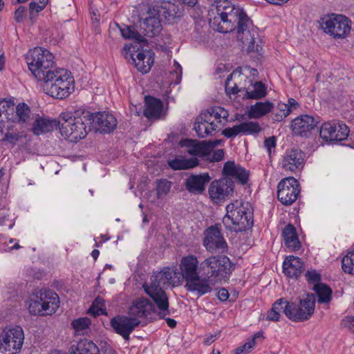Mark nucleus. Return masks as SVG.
Instances as JSON below:
<instances>
[{
  "instance_id": "obj_52",
  "label": "nucleus",
  "mask_w": 354,
  "mask_h": 354,
  "mask_svg": "<svg viewBox=\"0 0 354 354\" xmlns=\"http://www.w3.org/2000/svg\"><path fill=\"white\" fill-rule=\"evenodd\" d=\"M264 146L267 149L269 155H270L272 153V149H274L276 147L275 137L272 136L266 138L264 141Z\"/></svg>"
},
{
  "instance_id": "obj_48",
  "label": "nucleus",
  "mask_w": 354,
  "mask_h": 354,
  "mask_svg": "<svg viewBox=\"0 0 354 354\" xmlns=\"http://www.w3.org/2000/svg\"><path fill=\"white\" fill-rule=\"evenodd\" d=\"M290 304V301H288L284 298H281V299L277 300L272 304V308L277 313H279V314H281V313H283L286 315V308L288 304Z\"/></svg>"
},
{
  "instance_id": "obj_8",
  "label": "nucleus",
  "mask_w": 354,
  "mask_h": 354,
  "mask_svg": "<svg viewBox=\"0 0 354 354\" xmlns=\"http://www.w3.org/2000/svg\"><path fill=\"white\" fill-rule=\"evenodd\" d=\"M26 62L28 68L38 81H42L48 70L53 66L54 56L48 50L36 47L29 50Z\"/></svg>"
},
{
  "instance_id": "obj_31",
  "label": "nucleus",
  "mask_w": 354,
  "mask_h": 354,
  "mask_svg": "<svg viewBox=\"0 0 354 354\" xmlns=\"http://www.w3.org/2000/svg\"><path fill=\"white\" fill-rule=\"evenodd\" d=\"M283 237L285 245L292 250H297L300 248L295 228L293 225H287L283 230Z\"/></svg>"
},
{
  "instance_id": "obj_26",
  "label": "nucleus",
  "mask_w": 354,
  "mask_h": 354,
  "mask_svg": "<svg viewBox=\"0 0 354 354\" xmlns=\"http://www.w3.org/2000/svg\"><path fill=\"white\" fill-rule=\"evenodd\" d=\"M210 180L208 174H203L199 175H191L187 178L185 185L186 189L194 194H201L204 189L205 185Z\"/></svg>"
},
{
  "instance_id": "obj_5",
  "label": "nucleus",
  "mask_w": 354,
  "mask_h": 354,
  "mask_svg": "<svg viewBox=\"0 0 354 354\" xmlns=\"http://www.w3.org/2000/svg\"><path fill=\"white\" fill-rule=\"evenodd\" d=\"M42 81L44 91L54 98H66L74 90V79L71 73L64 68L48 70Z\"/></svg>"
},
{
  "instance_id": "obj_59",
  "label": "nucleus",
  "mask_w": 354,
  "mask_h": 354,
  "mask_svg": "<svg viewBox=\"0 0 354 354\" xmlns=\"http://www.w3.org/2000/svg\"><path fill=\"white\" fill-rule=\"evenodd\" d=\"M288 106V108L291 110V111L293 109H297V107L299 106L297 101L293 98H290L288 101V104H286Z\"/></svg>"
},
{
  "instance_id": "obj_43",
  "label": "nucleus",
  "mask_w": 354,
  "mask_h": 354,
  "mask_svg": "<svg viewBox=\"0 0 354 354\" xmlns=\"http://www.w3.org/2000/svg\"><path fill=\"white\" fill-rule=\"evenodd\" d=\"M122 37L125 39H132L138 42H142L145 39L133 27L127 26L120 29Z\"/></svg>"
},
{
  "instance_id": "obj_3",
  "label": "nucleus",
  "mask_w": 354,
  "mask_h": 354,
  "mask_svg": "<svg viewBox=\"0 0 354 354\" xmlns=\"http://www.w3.org/2000/svg\"><path fill=\"white\" fill-rule=\"evenodd\" d=\"M92 115L89 112L77 111L64 112L60 115L59 128L62 136L71 142L86 137L91 130Z\"/></svg>"
},
{
  "instance_id": "obj_37",
  "label": "nucleus",
  "mask_w": 354,
  "mask_h": 354,
  "mask_svg": "<svg viewBox=\"0 0 354 354\" xmlns=\"http://www.w3.org/2000/svg\"><path fill=\"white\" fill-rule=\"evenodd\" d=\"M157 198H164L170 192L172 183L167 179H160L156 181Z\"/></svg>"
},
{
  "instance_id": "obj_11",
  "label": "nucleus",
  "mask_w": 354,
  "mask_h": 354,
  "mask_svg": "<svg viewBox=\"0 0 354 354\" xmlns=\"http://www.w3.org/2000/svg\"><path fill=\"white\" fill-rule=\"evenodd\" d=\"M320 26L326 33L334 38H344L351 30L349 20L342 15L324 16L320 19Z\"/></svg>"
},
{
  "instance_id": "obj_60",
  "label": "nucleus",
  "mask_w": 354,
  "mask_h": 354,
  "mask_svg": "<svg viewBox=\"0 0 354 354\" xmlns=\"http://www.w3.org/2000/svg\"><path fill=\"white\" fill-rule=\"evenodd\" d=\"M197 1L198 0H176V1L177 3H178V1H181L182 2V3H181L182 5L183 4H187V5H188L190 7L194 6L196 4Z\"/></svg>"
},
{
  "instance_id": "obj_24",
  "label": "nucleus",
  "mask_w": 354,
  "mask_h": 354,
  "mask_svg": "<svg viewBox=\"0 0 354 354\" xmlns=\"http://www.w3.org/2000/svg\"><path fill=\"white\" fill-rule=\"evenodd\" d=\"M223 174L225 178L235 179L242 185L247 183L249 176L248 172L245 169L236 165L233 161H227L225 163Z\"/></svg>"
},
{
  "instance_id": "obj_33",
  "label": "nucleus",
  "mask_w": 354,
  "mask_h": 354,
  "mask_svg": "<svg viewBox=\"0 0 354 354\" xmlns=\"http://www.w3.org/2000/svg\"><path fill=\"white\" fill-rule=\"evenodd\" d=\"M274 108V104L269 102H258L250 106L249 116L250 118H259L268 113Z\"/></svg>"
},
{
  "instance_id": "obj_45",
  "label": "nucleus",
  "mask_w": 354,
  "mask_h": 354,
  "mask_svg": "<svg viewBox=\"0 0 354 354\" xmlns=\"http://www.w3.org/2000/svg\"><path fill=\"white\" fill-rule=\"evenodd\" d=\"M291 113V110L285 103L279 102L277 104L276 112L273 114L272 119L274 121H282Z\"/></svg>"
},
{
  "instance_id": "obj_28",
  "label": "nucleus",
  "mask_w": 354,
  "mask_h": 354,
  "mask_svg": "<svg viewBox=\"0 0 354 354\" xmlns=\"http://www.w3.org/2000/svg\"><path fill=\"white\" fill-rule=\"evenodd\" d=\"M57 125L59 126V122H57V120L37 115L32 123L31 130L35 135L39 136L53 131Z\"/></svg>"
},
{
  "instance_id": "obj_10",
  "label": "nucleus",
  "mask_w": 354,
  "mask_h": 354,
  "mask_svg": "<svg viewBox=\"0 0 354 354\" xmlns=\"http://www.w3.org/2000/svg\"><path fill=\"white\" fill-rule=\"evenodd\" d=\"M315 307V295L312 293L307 294L299 299V304L290 301L286 308V316L293 322H304L313 315Z\"/></svg>"
},
{
  "instance_id": "obj_47",
  "label": "nucleus",
  "mask_w": 354,
  "mask_h": 354,
  "mask_svg": "<svg viewBox=\"0 0 354 354\" xmlns=\"http://www.w3.org/2000/svg\"><path fill=\"white\" fill-rule=\"evenodd\" d=\"M212 149L209 152V154L207 156H204L203 158L205 160L209 161L211 162H216L221 161L224 157V150L222 149H217L213 153H212Z\"/></svg>"
},
{
  "instance_id": "obj_63",
  "label": "nucleus",
  "mask_w": 354,
  "mask_h": 354,
  "mask_svg": "<svg viewBox=\"0 0 354 354\" xmlns=\"http://www.w3.org/2000/svg\"><path fill=\"white\" fill-rule=\"evenodd\" d=\"M99 255L100 251L98 250L95 249L91 252V256L95 260H96L98 258Z\"/></svg>"
},
{
  "instance_id": "obj_9",
  "label": "nucleus",
  "mask_w": 354,
  "mask_h": 354,
  "mask_svg": "<svg viewBox=\"0 0 354 354\" xmlns=\"http://www.w3.org/2000/svg\"><path fill=\"white\" fill-rule=\"evenodd\" d=\"M24 340L21 327L6 326L0 334V351L4 354H17L21 351Z\"/></svg>"
},
{
  "instance_id": "obj_20",
  "label": "nucleus",
  "mask_w": 354,
  "mask_h": 354,
  "mask_svg": "<svg viewBox=\"0 0 354 354\" xmlns=\"http://www.w3.org/2000/svg\"><path fill=\"white\" fill-rule=\"evenodd\" d=\"M261 130L257 122L248 121L241 122L232 127L225 128L222 133L227 138H234L239 134L251 135L260 132Z\"/></svg>"
},
{
  "instance_id": "obj_49",
  "label": "nucleus",
  "mask_w": 354,
  "mask_h": 354,
  "mask_svg": "<svg viewBox=\"0 0 354 354\" xmlns=\"http://www.w3.org/2000/svg\"><path fill=\"white\" fill-rule=\"evenodd\" d=\"M307 281L312 283H319L321 276L315 270H308L305 274Z\"/></svg>"
},
{
  "instance_id": "obj_1",
  "label": "nucleus",
  "mask_w": 354,
  "mask_h": 354,
  "mask_svg": "<svg viewBox=\"0 0 354 354\" xmlns=\"http://www.w3.org/2000/svg\"><path fill=\"white\" fill-rule=\"evenodd\" d=\"M235 268V263L226 255H211L200 262L194 254H188L182 257L179 263L181 278L174 270L165 267L154 272L142 287L153 300L160 318L165 319L170 311L164 288L179 286L183 280L185 289L199 297L210 293L215 285L227 281Z\"/></svg>"
},
{
  "instance_id": "obj_64",
  "label": "nucleus",
  "mask_w": 354,
  "mask_h": 354,
  "mask_svg": "<svg viewBox=\"0 0 354 354\" xmlns=\"http://www.w3.org/2000/svg\"><path fill=\"white\" fill-rule=\"evenodd\" d=\"M5 65V58L3 55H0V71L2 70Z\"/></svg>"
},
{
  "instance_id": "obj_29",
  "label": "nucleus",
  "mask_w": 354,
  "mask_h": 354,
  "mask_svg": "<svg viewBox=\"0 0 354 354\" xmlns=\"http://www.w3.org/2000/svg\"><path fill=\"white\" fill-rule=\"evenodd\" d=\"M31 119V111L28 104L24 102L18 104L15 107V113L8 115L7 120L12 122L24 124L30 122Z\"/></svg>"
},
{
  "instance_id": "obj_57",
  "label": "nucleus",
  "mask_w": 354,
  "mask_h": 354,
  "mask_svg": "<svg viewBox=\"0 0 354 354\" xmlns=\"http://www.w3.org/2000/svg\"><path fill=\"white\" fill-rule=\"evenodd\" d=\"M220 336H221V331L217 332L214 334H212L209 336H208L207 338L205 339L204 344L206 345H210L216 339H217Z\"/></svg>"
},
{
  "instance_id": "obj_56",
  "label": "nucleus",
  "mask_w": 354,
  "mask_h": 354,
  "mask_svg": "<svg viewBox=\"0 0 354 354\" xmlns=\"http://www.w3.org/2000/svg\"><path fill=\"white\" fill-rule=\"evenodd\" d=\"M217 297L221 301H225L229 298V292L225 288H221L217 292Z\"/></svg>"
},
{
  "instance_id": "obj_39",
  "label": "nucleus",
  "mask_w": 354,
  "mask_h": 354,
  "mask_svg": "<svg viewBox=\"0 0 354 354\" xmlns=\"http://www.w3.org/2000/svg\"><path fill=\"white\" fill-rule=\"evenodd\" d=\"M336 122V121H332L322 124L319 130V136L323 140L331 141L333 134L335 131Z\"/></svg>"
},
{
  "instance_id": "obj_46",
  "label": "nucleus",
  "mask_w": 354,
  "mask_h": 354,
  "mask_svg": "<svg viewBox=\"0 0 354 354\" xmlns=\"http://www.w3.org/2000/svg\"><path fill=\"white\" fill-rule=\"evenodd\" d=\"M14 109L15 104L12 100H0V110H2L3 113H6V118L8 116V115H10V116L11 115V113H13Z\"/></svg>"
},
{
  "instance_id": "obj_2",
  "label": "nucleus",
  "mask_w": 354,
  "mask_h": 354,
  "mask_svg": "<svg viewBox=\"0 0 354 354\" xmlns=\"http://www.w3.org/2000/svg\"><path fill=\"white\" fill-rule=\"evenodd\" d=\"M208 19L212 27L220 32L236 30V37L248 53L262 51L258 29L242 7L232 0H215L209 6Z\"/></svg>"
},
{
  "instance_id": "obj_61",
  "label": "nucleus",
  "mask_w": 354,
  "mask_h": 354,
  "mask_svg": "<svg viewBox=\"0 0 354 354\" xmlns=\"http://www.w3.org/2000/svg\"><path fill=\"white\" fill-rule=\"evenodd\" d=\"M268 3L273 5L281 6L288 2L289 0H266Z\"/></svg>"
},
{
  "instance_id": "obj_44",
  "label": "nucleus",
  "mask_w": 354,
  "mask_h": 354,
  "mask_svg": "<svg viewBox=\"0 0 354 354\" xmlns=\"http://www.w3.org/2000/svg\"><path fill=\"white\" fill-rule=\"evenodd\" d=\"M343 270L348 274H354V251L348 252L342 260Z\"/></svg>"
},
{
  "instance_id": "obj_50",
  "label": "nucleus",
  "mask_w": 354,
  "mask_h": 354,
  "mask_svg": "<svg viewBox=\"0 0 354 354\" xmlns=\"http://www.w3.org/2000/svg\"><path fill=\"white\" fill-rule=\"evenodd\" d=\"M342 326L354 333V316H348L344 317L341 322Z\"/></svg>"
},
{
  "instance_id": "obj_51",
  "label": "nucleus",
  "mask_w": 354,
  "mask_h": 354,
  "mask_svg": "<svg viewBox=\"0 0 354 354\" xmlns=\"http://www.w3.org/2000/svg\"><path fill=\"white\" fill-rule=\"evenodd\" d=\"M21 136L19 133L7 132L3 138V141H7L12 144H15L20 138Z\"/></svg>"
},
{
  "instance_id": "obj_16",
  "label": "nucleus",
  "mask_w": 354,
  "mask_h": 354,
  "mask_svg": "<svg viewBox=\"0 0 354 354\" xmlns=\"http://www.w3.org/2000/svg\"><path fill=\"white\" fill-rule=\"evenodd\" d=\"M280 164L286 171L297 172L305 165V153L299 149H288L283 154Z\"/></svg>"
},
{
  "instance_id": "obj_23",
  "label": "nucleus",
  "mask_w": 354,
  "mask_h": 354,
  "mask_svg": "<svg viewBox=\"0 0 354 354\" xmlns=\"http://www.w3.org/2000/svg\"><path fill=\"white\" fill-rule=\"evenodd\" d=\"M154 310V306L148 299L140 297L136 299L129 307V315L139 319L140 317H147Z\"/></svg>"
},
{
  "instance_id": "obj_4",
  "label": "nucleus",
  "mask_w": 354,
  "mask_h": 354,
  "mask_svg": "<svg viewBox=\"0 0 354 354\" xmlns=\"http://www.w3.org/2000/svg\"><path fill=\"white\" fill-rule=\"evenodd\" d=\"M225 229L241 232L250 229L253 225V213L250 205L236 200L226 206V214L223 218Z\"/></svg>"
},
{
  "instance_id": "obj_38",
  "label": "nucleus",
  "mask_w": 354,
  "mask_h": 354,
  "mask_svg": "<svg viewBox=\"0 0 354 354\" xmlns=\"http://www.w3.org/2000/svg\"><path fill=\"white\" fill-rule=\"evenodd\" d=\"M263 334L261 332H258L253 337L250 339H249L245 344L243 345L236 348L234 351V354H248L250 353L252 349L254 348L255 344H256V339L258 338H262Z\"/></svg>"
},
{
  "instance_id": "obj_36",
  "label": "nucleus",
  "mask_w": 354,
  "mask_h": 354,
  "mask_svg": "<svg viewBox=\"0 0 354 354\" xmlns=\"http://www.w3.org/2000/svg\"><path fill=\"white\" fill-rule=\"evenodd\" d=\"M318 302L319 304H327L331 299L332 290L329 286L324 283H317L314 286Z\"/></svg>"
},
{
  "instance_id": "obj_41",
  "label": "nucleus",
  "mask_w": 354,
  "mask_h": 354,
  "mask_svg": "<svg viewBox=\"0 0 354 354\" xmlns=\"http://www.w3.org/2000/svg\"><path fill=\"white\" fill-rule=\"evenodd\" d=\"M88 313L95 317L100 315H106L104 299L99 296L97 297L89 308Z\"/></svg>"
},
{
  "instance_id": "obj_35",
  "label": "nucleus",
  "mask_w": 354,
  "mask_h": 354,
  "mask_svg": "<svg viewBox=\"0 0 354 354\" xmlns=\"http://www.w3.org/2000/svg\"><path fill=\"white\" fill-rule=\"evenodd\" d=\"M267 94L266 86L261 82H256L246 89V97L248 99L258 100L264 97Z\"/></svg>"
},
{
  "instance_id": "obj_62",
  "label": "nucleus",
  "mask_w": 354,
  "mask_h": 354,
  "mask_svg": "<svg viewBox=\"0 0 354 354\" xmlns=\"http://www.w3.org/2000/svg\"><path fill=\"white\" fill-rule=\"evenodd\" d=\"M166 320V322L167 324V325L171 328H174L176 326V321L174 320V319H171V318H166L165 319Z\"/></svg>"
},
{
  "instance_id": "obj_27",
  "label": "nucleus",
  "mask_w": 354,
  "mask_h": 354,
  "mask_svg": "<svg viewBox=\"0 0 354 354\" xmlns=\"http://www.w3.org/2000/svg\"><path fill=\"white\" fill-rule=\"evenodd\" d=\"M153 53L149 50L138 52L136 57L132 55V61L138 71L142 73H148L154 62Z\"/></svg>"
},
{
  "instance_id": "obj_58",
  "label": "nucleus",
  "mask_w": 354,
  "mask_h": 354,
  "mask_svg": "<svg viewBox=\"0 0 354 354\" xmlns=\"http://www.w3.org/2000/svg\"><path fill=\"white\" fill-rule=\"evenodd\" d=\"M225 91L226 93L229 95H235L237 94L240 90L239 89L238 86L236 84L234 86L230 87L228 84V82H227L225 85Z\"/></svg>"
},
{
  "instance_id": "obj_6",
  "label": "nucleus",
  "mask_w": 354,
  "mask_h": 354,
  "mask_svg": "<svg viewBox=\"0 0 354 354\" xmlns=\"http://www.w3.org/2000/svg\"><path fill=\"white\" fill-rule=\"evenodd\" d=\"M227 110L221 106L212 107L201 113L196 119L194 130L200 138L212 136L218 131L227 122L228 118Z\"/></svg>"
},
{
  "instance_id": "obj_18",
  "label": "nucleus",
  "mask_w": 354,
  "mask_h": 354,
  "mask_svg": "<svg viewBox=\"0 0 354 354\" xmlns=\"http://www.w3.org/2000/svg\"><path fill=\"white\" fill-rule=\"evenodd\" d=\"M218 143V140L212 142L184 139L180 141L179 145L181 147L185 148V151L189 155L203 158L204 156L208 155L209 152Z\"/></svg>"
},
{
  "instance_id": "obj_13",
  "label": "nucleus",
  "mask_w": 354,
  "mask_h": 354,
  "mask_svg": "<svg viewBox=\"0 0 354 354\" xmlns=\"http://www.w3.org/2000/svg\"><path fill=\"white\" fill-rule=\"evenodd\" d=\"M203 245L211 253H227L228 245L217 225L208 227L205 232Z\"/></svg>"
},
{
  "instance_id": "obj_25",
  "label": "nucleus",
  "mask_w": 354,
  "mask_h": 354,
  "mask_svg": "<svg viewBox=\"0 0 354 354\" xmlns=\"http://www.w3.org/2000/svg\"><path fill=\"white\" fill-rule=\"evenodd\" d=\"M304 270V263L297 257L288 256L283 261V272L289 277L297 278Z\"/></svg>"
},
{
  "instance_id": "obj_42",
  "label": "nucleus",
  "mask_w": 354,
  "mask_h": 354,
  "mask_svg": "<svg viewBox=\"0 0 354 354\" xmlns=\"http://www.w3.org/2000/svg\"><path fill=\"white\" fill-rule=\"evenodd\" d=\"M91 324V322L90 319L85 317L74 319L71 325L75 332L81 335L84 333V331L89 328Z\"/></svg>"
},
{
  "instance_id": "obj_32",
  "label": "nucleus",
  "mask_w": 354,
  "mask_h": 354,
  "mask_svg": "<svg viewBox=\"0 0 354 354\" xmlns=\"http://www.w3.org/2000/svg\"><path fill=\"white\" fill-rule=\"evenodd\" d=\"M99 353L97 346L91 340L81 339L76 346H72L71 354H93Z\"/></svg>"
},
{
  "instance_id": "obj_34",
  "label": "nucleus",
  "mask_w": 354,
  "mask_h": 354,
  "mask_svg": "<svg viewBox=\"0 0 354 354\" xmlns=\"http://www.w3.org/2000/svg\"><path fill=\"white\" fill-rule=\"evenodd\" d=\"M169 166L174 170H182L194 168L198 165L196 157L191 158H176L168 161Z\"/></svg>"
},
{
  "instance_id": "obj_30",
  "label": "nucleus",
  "mask_w": 354,
  "mask_h": 354,
  "mask_svg": "<svg viewBox=\"0 0 354 354\" xmlns=\"http://www.w3.org/2000/svg\"><path fill=\"white\" fill-rule=\"evenodd\" d=\"M145 115L147 118H158L163 107L161 100L151 96H147L145 97Z\"/></svg>"
},
{
  "instance_id": "obj_15",
  "label": "nucleus",
  "mask_w": 354,
  "mask_h": 354,
  "mask_svg": "<svg viewBox=\"0 0 354 354\" xmlns=\"http://www.w3.org/2000/svg\"><path fill=\"white\" fill-rule=\"evenodd\" d=\"M140 323L136 317L119 315L111 319L110 325L115 333L121 335L126 341H129L130 334Z\"/></svg>"
},
{
  "instance_id": "obj_12",
  "label": "nucleus",
  "mask_w": 354,
  "mask_h": 354,
  "mask_svg": "<svg viewBox=\"0 0 354 354\" xmlns=\"http://www.w3.org/2000/svg\"><path fill=\"white\" fill-rule=\"evenodd\" d=\"M300 185L294 177L282 179L277 185V198L284 205H292L300 194Z\"/></svg>"
},
{
  "instance_id": "obj_40",
  "label": "nucleus",
  "mask_w": 354,
  "mask_h": 354,
  "mask_svg": "<svg viewBox=\"0 0 354 354\" xmlns=\"http://www.w3.org/2000/svg\"><path fill=\"white\" fill-rule=\"evenodd\" d=\"M349 130L348 127L343 122H337L335 131L333 134L331 141H342L348 136Z\"/></svg>"
},
{
  "instance_id": "obj_7",
  "label": "nucleus",
  "mask_w": 354,
  "mask_h": 354,
  "mask_svg": "<svg viewBox=\"0 0 354 354\" xmlns=\"http://www.w3.org/2000/svg\"><path fill=\"white\" fill-rule=\"evenodd\" d=\"M58 295L47 289H41L30 296L27 301L29 313L34 315H50L59 308Z\"/></svg>"
},
{
  "instance_id": "obj_54",
  "label": "nucleus",
  "mask_w": 354,
  "mask_h": 354,
  "mask_svg": "<svg viewBox=\"0 0 354 354\" xmlns=\"http://www.w3.org/2000/svg\"><path fill=\"white\" fill-rule=\"evenodd\" d=\"M26 10L25 6H19L15 12V19L17 22L22 21L24 17V13Z\"/></svg>"
},
{
  "instance_id": "obj_22",
  "label": "nucleus",
  "mask_w": 354,
  "mask_h": 354,
  "mask_svg": "<svg viewBox=\"0 0 354 354\" xmlns=\"http://www.w3.org/2000/svg\"><path fill=\"white\" fill-rule=\"evenodd\" d=\"M92 115L91 124L94 122L97 129L105 133L113 131L117 127V120L112 115L106 112L90 113Z\"/></svg>"
},
{
  "instance_id": "obj_53",
  "label": "nucleus",
  "mask_w": 354,
  "mask_h": 354,
  "mask_svg": "<svg viewBox=\"0 0 354 354\" xmlns=\"http://www.w3.org/2000/svg\"><path fill=\"white\" fill-rule=\"evenodd\" d=\"M281 315L271 308L267 313L266 319L272 322H279Z\"/></svg>"
},
{
  "instance_id": "obj_17",
  "label": "nucleus",
  "mask_w": 354,
  "mask_h": 354,
  "mask_svg": "<svg viewBox=\"0 0 354 354\" xmlns=\"http://www.w3.org/2000/svg\"><path fill=\"white\" fill-rule=\"evenodd\" d=\"M233 189L232 180L230 178H223L212 181L208 192L210 198L214 203H218L227 198L232 193Z\"/></svg>"
},
{
  "instance_id": "obj_14",
  "label": "nucleus",
  "mask_w": 354,
  "mask_h": 354,
  "mask_svg": "<svg viewBox=\"0 0 354 354\" xmlns=\"http://www.w3.org/2000/svg\"><path fill=\"white\" fill-rule=\"evenodd\" d=\"M152 7L168 24L174 23L184 11L183 5L172 0H156Z\"/></svg>"
},
{
  "instance_id": "obj_21",
  "label": "nucleus",
  "mask_w": 354,
  "mask_h": 354,
  "mask_svg": "<svg viewBox=\"0 0 354 354\" xmlns=\"http://www.w3.org/2000/svg\"><path fill=\"white\" fill-rule=\"evenodd\" d=\"M317 124V121L311 115H302L292 121L291 127L295 134L308 136Z\"/></svg>"
},
{
  "instance_id": "obj_55",
  "label": "nucleus",
  "mask_w": 354,
  "mask_h": 354,
  "mask_svg": "<svg viewBox=\"0 0 354 354\" xmlns=\"http://www.w3.org/2000/svg\"><path fill=\"white\" fill-rule=\"evenodd\" d=\"M44 8L45 7L43 5H41L39 3H36L35 1H32L29 4V10L30 13H32L34 11H35L36 12H39L42 11Z\"/></svg>"
},
{
  "instance_id": "obj_19",
  "label": "nucleus",
  "mask_w": 354,
  "mask_h": 354,
  "mask_svg": "<svg viewBox=\"0 0 354 354\" xmlns=\"http://www.w3.org/2000/svg\"><path fill=\"white\" fill-rule=\"evenodd\" d=\"M158 11L151 7L149 8L147 17L143 19L140 24V28L145 35L153 37L158 35L162 30V24Z\"/></svg>"
}]
</instances>
